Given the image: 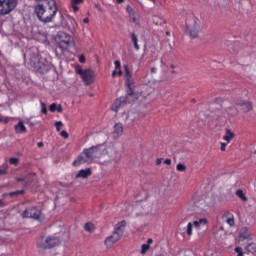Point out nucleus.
Instances as JSON below:
<instances>
[{"label":"nucleus","mask_w":256,"mask_h":256,"mask_svg":"<svg viewBox=\"0 0 256 256\" xmlns=\"http://www.w3.org/2000/svg\"><path fill=\"white\" fill-rule=\"evenodd\" d=\"M104 155H109V151L101 145L86 148L76 160H74L73 166L79 167V165H83V163H93L95 159H101Z\"/></svg>","instance_id":"nucleus-1"},{"label":"nucleus","mask_w":256,"mask_h":256,"mask_svg":"<svg viewBox=\"0 0 256 256\" xmlns=\"http://www.w3.org/2000/svg\"><path fill=\"white\" fill-rule=\"evenodd\" d=\"M47 5L48 7L38 4L35 7V13L42 23H51L57 15V2L55 0H48Z\"/></svg>","instance_id":"nucleus-2"},{"label":"nucleus","mask_w":256,"mask_h":256,"mask_svg":"<svg viewBox=\"0 0 256 256\" xmlns=\"http://www.w3.org/2000/svg\"><path fill=\"white\" fill-rule=\"evenodd\" d=\"M61 244V241L57 237L53 236H41L36 241V247L38 249H53Z\"/></svg>","instance_id":"nucleus-3"},{"label":"nucleus","mask_w":256,"mask_h":256,"mask_svg":"<svg viewBox=\"0 0 256 256\" xmlns=\"http://www.w3.org/2000/svg\"><path fill=\"white\" fill-rule=\"evenodd\" d=\"M56 41L62 51H67L69 47L75 45V38H73V36L69 35L66 32H59L56 36Z\"/></svg>","instance_id":"nucleus-4"},{"label":"nucleus","mask_w":256,"mask_h":256,"mask_svg":"<svg viewBox=\"0 0 256 256\" xmlns=\"http://www.w3.org/2000/svg\"><path fill=\"white\" fill-rule=\"evenodd\" d=\"M17 5H19V0H0V17H5L15 11Z\"/></svg>","instance_id":"nucleus-5"},{"label":"nucleus","mask_w":256,"mask_h":256,"mask_svg":"<svg viewBox=\"0 0 256 256\" xmlns=\"http://www.w3.org/2000/svg\"><path fill=\"white\" fill-rule=\"evenodd\" d=\"M186 33L191 39L199 37V19L193 17L186 23Z\"/></svg>","instance_id":"nucleus-6"},{"label":"nucleus","mask_w":256,"mask_h":256,"mask_svg":"<svg viewBox=\"0 0 256 256\" xmlns=\"http://www.w3.org/2000/svg\"><path fill=\"white\" fill-rule=\"evenodd\" d=\"M76 73H78V75L81 76V79L85 83V85H91L95 83V72L93 70H83L81 66H77Z\"/></svg>","instance_id":"nucleus-7"},{"label":"nucleus","mask_w":256,"mask_h":256,"mask_svg":"<svg viewBox=\"0 0 256 256\" xmlns=\"http://www.w3.org/2000/svg\"><path fill=\"white\" fill-rule=\"evenodd\" d=\"M23 219H35L39 221L41 219V210L37 207H29L22 213Z\"/></svg>","instance_id":"nucleus-8"},{"label":"nucleus","mask_w":256,"mask_h":256,"mask_svg":"<svg viewBox=\"0 0 256 256\" xmlns=\"http://www.w3.org/2000/svg\"><path fill=\"white\" fill-rule=\"evenodd\" d=\"M119 239H121V233L113 232L112 235L108 236L104 240V245H105L106 249H111V247H113V245H115V243H117V241H119Z\"/></svg>","instance_id":"nucleus-9"},{"label":"nucleus","mask_w":256,"mask_h":256,"mask_svg":"<svg viewBox=\"0 0 256 256\" xmlns=\"http://www.w3.org/2000/svg\"><path fill=\"white\" fill-rule=\"evenodd\" d=\"M126 13L128 14L131 23H134V25H139V14H137V11H135L131 5L126 6Z\"/></svg>","instance_id":"nucleus-10"},{"label":"nucleus","mask_w":256,"mask_h":256,"mask_svg":"<svg viewBox=\"0 0 256 256\" xmlns=\"http://www.w3.org/2000/svg\"><path fill=\"white\" fill-rule=\"evenodd\" d=\"M124 79H125V83L127 85V87H129V89H131V87H133V85H135V80H133V75L131 74V72L129 71V66L124 65Z\"/></svg>","instance_id":"nucleus-11"},{"label":"nucleus","mask_w":256,"mask_h":256,"mask_svg":"<svg viewBox=\"0 0 256 256\" xmlns=\"http://www.w3.org/2000/svg\"><path fill=\"white\" fill-rule=\"evenodd\" d=\"M125 105H127V98L120 97L114 101L112 105V111H115V113H117V111H119L121 107H125Z\"/></svg>","instance_id":"nucleus-12"},{"label":"nucleus","mask_w":256,"mask_h":256,"mask_svg":"<svg viewBox=\"0 0 256 256\" xmlns=\"http://www.w3.org/2000/svg\"><path fill=\"white\" fill-rule=\"evenodd\" d=\"M91 175H93V170H91V168H86V169L80 170L75 175V179H89V177H91Z\"/></svg>","instance_id":"nucleus-13"},{"label":"nucleus","mask_w":256,"mask_h":256,"mask_svg":"<svg viewBox=\"0 0 256 256\" xmlns=\"http://www.w3.org/2000/svg\"><path fill=\"white\" fill-rule=\"evenodd\" d=\"M125 127L123 126V123L118 122L114 125L113 135L114 137H121L123 135Z\"/></svg>","instance_id":"nucleus-14"},{"label":"nucleus","mask_w":256,"mask_h":256,"mask_svg":"<svg viewBox=\"0 0 256 256\" xmlns=\"http://www.w3.org/2000/svg\"><path fill=\"white\" fill-rule=\"evenodd\" d=\"M223 221H225V223H227L230 227H233L235 225V216H233V214L226 212L223 217H222Z\"/></svg>","instance_id":"nucleus-15"},{"label":"nucleus","mask_w":256,"mask_h":256,"mask_svg":"<svg viewBox=\"0 0 256 256\" xmlns=\"http://www.w3.org/2000/svg\"><path fill=\"white\" fill-rule=\"evenodd\" d=\"M233 139H235V134L230 129H227L223 136V141L229 143L230 141H233Z\"/></svg>","instance_id":"nucleus-16"},{"label":"nucleus","mask_w":256,"mask_h":256,"mask_svg":"<svg viewBox=\"0 0 256 256\" xmlns=\"http://www.w3.org/2000/svg\"><path fill=\"white\" fill-rule=\"evenodd\" d=\"M125 225H127L125 221H121L116 224L114 233H120V237H123V230L125 229Z\"/></svg>","instance_id":"nucleus-17"},{"label":"nucleus","mask_w":256,"mask_h":256,"mask_svg":"<svg viewBox=\"0 0 256 256\" xmlns=\"http://www.w3.org/2000/svg\"><path fill=\"white\" fill-rule=\"evenodd\" d=\"M14 129L16 133H27V127H25L23 121H19L18 124L14 126Z\"/></svg>","instance_id":"nucleus-18"},{"label":"nucleus","mask_w":256,"mask_h":256,"mask_svg":"<svg viewBox=\"0 0 256 256\" xmlns=\"http://www.w3.org/2000/svg\"><path fill=\"white\" fill-rule=\"evenodd\" d=\"M49 111L51 113H55V111H57V113H63V106H61V104L52 103L49 106Z\"/></svg>","instance_id":"nucleus-19"},{"label":"nucleus","mask_w":256,"mask_h":256,"mask_svg":"<svg viewBox=\"0 0 256 256\" xmlns=\"http://www.w3.org/2000/svg\"><path fill=\"white\" fill-rule=\"evenodd\" d=\"M151 244H153V240L150 238L147 240V244H143L141 246V255H145L149 249H151Z\"/></svg>","instance_id":"nucleus-20"},{"label":"nucleus","mask_w":256,"mask_h":256,"mask_svg":"<svg viewBox=\"0 0 256 256\" xmlns=\"http://www.w3.org/2000/svg\"><path fill=\"white\" fill-rule=\"evenodd\" d=\"M246 253H251L252 255L256 253V244L255 243H249L246 247Z\"/></svg>","instance_id":"nucleus-21"},{"label":"nucleus","mask_w":256,"mask_h":256,"mask_svg":"<svg viewBox=\"0 0 256 256\" xmlns=\"http://www.w3.org/2000/svg\"><path fill=\"white\" fill-rule=\"evenodd\" d=\"M83 1L84 0H71V7L75 13H77V11H79V8L77 7V5H81V3H83Z\"/></svg>","instance_id":"nucleus-22"},{"label":"nucleus","mask_w":256,"mask_h":256,"mask_svg":"<svg viewBox=\"0 0 256 256\" xmlns=\"http://www.w3.org/2000/svg\"><path fill=\"white\" fill-rule=\"evenodd\" d=\"M131 39H132V43L134 44V49H136V51H139L140 47H139V39L137 38V35H135V33H132Z\"/></svg>","instance_id":"nucleus-23"},{"label":"nucleus","mask_w":256,"mask_h":256,"mask_svg":"<svg viewBox=\"0 0 256 256\" xmlns=\"http://www.w3.org/2000/svg\"><path fill=\"white\" fill-rule=\"evenodd\" d=\"M208 221L207 218H200L199 220H196L193 222L194 227H201V225H207Z\"/></svg>","instance_id":"nucleus-24"},{"label":"nucleus","mask_w":256,"mask_h":256,"mask_svg":"<svg viewBox=\"0 0 256 256\" xmlns=\"http://www.w3.org/2000/svg\"><path fill=\"white\" fill-rule=\"evenodd\" d=\"M242 110L243 111H251V109H253V106L251 105V102H243L241 104Z\"/></svg>","instance_id":"nucleus-25"},{"label":"nucleus","mask_w":256,"mask_h":256,"mask_svg":"<svg viewBox=\"0 0 256 256\" xmlns=\"http://www.w3.org/2000/svg\"><path fill=\"white\" fill-rule=\"evenodd\" d=\"M193 227H195V225L191 222H189L186 226V233L189 237H191V235H193Z\"/></svg>","instance_id":"nucleus-26"},{"label":"nucleus","mask_w":256,"mask_h":256,"mask_svg":"<svg viewBox=\"0 0 256 256\" xmlns=\"http://www.w3.org/2000/svg\"><path fill=\"white\" fill-rule=\"evenodd\" d=\"M236 195L237 197H239L242 201H248L247 196L245 195V193L243 192V190H237L236 191Z\"/></svg>","instance_id":"nucleus-27"},{"label":"nucleus","mask_w":256,"mask_h":256,"mask_svg":"<svg viewBox=\"0 0 256 256\" xmlns=\"http://www.w3.org/2000/svg\"><path fill=\"white\" fill-rule=\"evenodd\" d=\"M84 229L85 231H88V233H93L95 231V225L92 223H86Z\"/></svg>","instance_id":"nucleus-28"},{"label":"nucleus","mask_w":256,"mask_h":256,"mask_svg":"<svg viewBox=\"0 0 256 256\" xmlns=\"http://www.w3.org/2000/svg\"><path fill=\"white\" fill-rule=\"evenodd\" d=\"M123 77V71L121 69H115L113 72H112V77Z\"/></svg>","instance_id":"nucleus-29"},{"label":"nucleus","mask_w":256,"mask_h":256,"mask_svg":"<svg viewBox=\"0 0 256 256\" xmlns=\"http://www.w3.org/2000/svg\"><path fill=\"white\" fill-rule=\"evenodd\" d=\"M176 169H177V171L185 172V171H187V166H185V164L179 163V164H177Z\"/></svg>","instance_id":"nucleus-30"},{"label":"nucleus","mask_w":256,"mask_h":256,"mask_svg":"<svg viewBox=\"0 0 256 256\" xmlns=\"http://www.w3.org/2000/svg\"><path fill=\"white\" fill-rule=\"evenodd\" d=\"M10 165H19V158H10L9 160Z\"/></svg>","instance_id":"nucleus-31"},{"label":"nucleus","mask_w":256,"mask_h":256,"mask_svg":"<svg viewBox=\"0 0 256 256\" xmlns=\"http://www.w3.org/2000/svg\"><path fill=\"white\" fill-rule=\"evenodd\" d=\"M234 251H235V253H237V256H243L244 255L243 248H241V247H236L234 249Z\"/></svg>","instance_id":"nucleus-32"},{"label":"nucleus","mask_w":256,"mask_h":256,"mask_svg":"<svg viewBox=\"0 0 256 256\" xmlns=\"http://www.w3.org/2000/svg\"><path fill=\"white\" fill-rule=\"evenodd\" d=\"M41 113H43L44 115H47V105H45V103L41 102Z\"/></svg>","instance_id":"nucleus-33"},{"label":"nucleus","mask_w":256,"mask_h":256,"mask_svg":"<svg viewBox=\"0 0 256 256\" xmlns=\"http://www.w3.org/2000/svg\"><path fill=\"white\" fill-rule=\"evenodd\" d=\"M10 118L9 117H5V116H0V123H9Z\"/></svg>","instance_id":"nucleus-34"},{"label":"nucleus","mask_w":256,"mask_h":256,"mask_svg":"<svg viewBox=\"0 0 256 256\" xmlns=\"http://www.w3.org/2000/svg\"><path fill=\"white\" fill-rule=\"evenodd\" d=\"M60 136L63 137V139H69V133H67L65 130L60 132Z\"/></svg>","instance_id":"nucleus-35"},{"label":"nucleus","mask_w":256,"mask_h":256,"mask_svg":"<svg viewBox=\"0 0 256 256\" xmlns=\"http://www.w3.org/2000/svg\"><path fill=\"white\" fill-rule=\"evenodd\" d=\"M55 127L57 131H61V128L63 127V122L61 121L56 122Z\"/></svg>","instance_id":"nucleus-36"},{"label":"nucleus","mask_w":256,"mask_h":256,"mask_svg":"<svg viewBox=\"0 0 256 256\" xmlns=\"http://www.w3.org/2000/svg\"><path fill=\"white\" fill-rule=\"evenodd\" d=\"M220 145H221L220 151H226L227 145H229V143H227V142H222Z\"/></svg>","instance_id":"nucleus-37"},{"label":"nucleus","mask_w":256,"mask_h":256,"mask_svg":"<svg viewBox=\"0 0 256 256\" xmlns=\"http://www.w3.org/2000/svg\"><path fill=\"white\" fill-rule=\"evenodd\" d=\"M114 65H115V69H116V70L121 69V62H120L119 60H116V61L114 62Z\"/></svg>","instance_id":"nucleus-38"},{"label":"nucleus","mask_w":256,"mask_h":256,"mask_svg":"<svg viewBox=\"0 0 256 256\" xmlns=\"http://www.w3.org/2000/svg\"><path fill=\"white\" fill-rule=\"evenodd\" d=\"M24 192H23V190H21V191H16V192H11L10 193V196L12 197V195H21V194H23Z\"/></svg>","instance_id":"nucleus-39"},{"label":"nucleus","mask_w":256,"mask_h":256,"mask_svg":"<svg viewBox=\"0 0 256 256\" xmlns=\"http://www.w3.org/2000/svg\"><path fill=\"white\" fill-rule=\"evenodd\" d=\"M161 67H162V69H163V71H164L165 73H167V71H169V69H167V66H166L165 63H163V62H161Z\"/></svg>","instance_id":"nucleus-40"},{"label":"nucleus","mask_w":256,"mask_h":256,"mask_svg":"<svg viewBox=\"0 0 256 256\" xmlns=\"http://www.w3.org/2000/svg\"><path fill=\"white\" fill-rule=\"evenodd\" d=\"M95 8L98 9L100 13H103V8H101V5L95 4Z\"/></svg>","instance_id":"nucleus-41"},{"label":"nucleus","mask_w":256,"mask_h":256,"mask_svg":"<svg viewBox=\"0 0 256 256\" xmlns=\"http://www.w3.org/2000/svg\"><path fill=\"white\" fill-rule=\"evenodd\" d=\"M202 206H198L200 209H202V211H205V207H207V203L203 202L201 204Z\"/></svg>","instance_id":"nucleus-42"},{"label":"nucleus","mask_w":256,"mask_h":256,"mask_svg":"<svg viewBox=\"0 0 256 256\" xmlns=\"http://www.w3.org/2000/svg\"><path fill=\"white\" fill-rule=\"evenodd\" d=\"M0 175H7V169L0 170Z\"/></svg>","instance_id":"nucleus-43"},{"label":"nucleus","mask_w":256,"mask_h":256,"mask_svg":"<svg viewBox=\"0 0 256 256\" xmlns=\"http://www.w3.org/2000/svg\"><path fill=\"white\" fill-rule=\"evenodd\" d=\"M79 61L80 63H85V56H80Z\"/></svg>","instance_id":"nucleus-44"},{"label":"nucleus","mask_w":256,"mask_h":256,"mask_svg":"<svg viewBox=\"0 0 256 256\" xmlns=\"http://www.w3.org/2000/svg\"><path fill=\"white\" fill-rule=\"evenodd\" d=\"M164 163H165V165H171V159H166V160L164 161Z\"/></svg>","instance_id":"nucleus-45"},{"label":"nucleus","mask_w":256,"mask_h":256,"mask_svg":"<svg viewBox=\"0 0 256 256\" xmlns=\"http://www.w3.org/2000/svg\"><path fill=\"white\" fill-rule=\"evenodd\" d=\"M15 180L18 182H23V181H25V178H15Z\"/></svg>","instance_id":"nucleus-46"},{"label":"nucleus","mask_w":256,"mask_h":256,"mask_svg":"<svg viewBox=\"0 0 256 256\" xmlns=\"http://www.w3.org/2000/svg\"><path fill=\"white\" fill-rule=\"evenodd\" d=\"M156 165H161V159L156 160Z\"/></svg>","instance_id":"nucleus-47"},{"label":"nucleus","mask_w":256,"mask_h":256,"mask_svg":"<svg viewBox=\"0 0 256 256\" xmlns=\"http://www.w3.org/2000/svg\"><path fill=\"white\" fill-rule=\"evenodd\" d=\"M83 23H89V18H85V19L83 20Z\"/></svg>","instance_id":"nucleus-48"},{"label":"nucleus","mask_w":256,"mask_h":256,"mask_svg":"<svg viewBox=\"0 0 256 256\" xmlns=\"http://www.w3.org/2000/svg\"><path fill=\"white\" fill-rule=\"evenodd\" d=\"M117 3H119V4L125 3V0H117Z\"/></svg>","instance_id":"nucleus-49"},{"label":"nucleus","mask_w":256,"mask_h":256,"mask_svg":"<svg viewBox=\"0 0 256 256\" xmlns=\"http://www.w3.org/2000/svg\"><path fill=\"white\" fill-rule=\"evenodd\" d=\"M38 147H43V142H38Z\"/></svg>","instance_id":"nucleus-50"},{"label":"nucleus","mask_w":256,"mask_h":256,"mask_svg":"<svg viewBox=\"0 0 256 256\" xmlns=\"http://www.w3.org/2000/svg\"><path fill=\"white\" fill-rule=\"evenodd\" d=\"M0 207H3V200H0Z\"/></svg>","instance_id":"nucleus-51"},{"label":"nucleus","mask_w":256,"mask_h":256,"mask_svg":"<svg viewBox=\"0 0 256 256\" xmlns=\"http://www.w3.org/2000/svg\"><path fill=\"white\" fill-rule=\"evenodd\" d=\"M150 1H152L153 3H155V0H150Z\"/></svg>","instance_id":"nucleus-52"}]
</instances>
